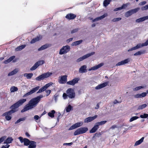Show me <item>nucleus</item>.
<instances>
[{
    "label": "nucleus",
    "instance_id": "aec40b11",
    "mask_svg": "<svg viewBox=\"0 0 148 148\" xmlns=\"http://www.w3.org/2000/svg\"><path fill=\"white\" fill-rule=\"evenodd\" d=\"M19 107V106H18L17 103H16L12 105L10 107V108L12 110H13V112H14L17 111L16 109Z\"/></svg>",
    "mask_w": 148,
    "mask_h": 148
},
{
    "label": "nucleus",
    "instance_id": "c03bdc74",
    "mask_svg": "<svg viewBox=\"0 0 148 148\" xmlns=\"http://www.w3.org/2000/svg\"><path fill=\"white\" fill-rule=\"evenodd\" d=\"M72 108V106L70 105H69L66 108V112H69L71 110Z\"/></svg>",
    "mask_w": 148,
    "mask_h": 148
},
{
    "label": "nucleus",
    "instance_id": "dca6fc26",
    "mask_svg": "<svg viewBox=\"0 0 148 148\" xmlns=\"http://www.w3.org/2000/svg\"><path fill=\"white\" fill-rule=\"evenodd\" d=\"M108 82H106L98 85L95 87V89L96 90L100 89L101 88H103L106 86L108 84Z\"/></svg>",
    "mask_w": 148,
    "mask_h": 148
},
{
    "label": "nucleus",
    "instance_id": "a878e982",
    "mask_svg": "<svg viewBox=\"0 0 148 148\" xmlns=\"http://www.w3.org/2000/svg\"><path fill=\"white\" fill-rule=\"evenodd\" d=\"M23 75L24 77H26L27 79H29L32 78L33 75V74L32 73H25Z\"/></svg>",
    "mask_w": 148,
    "mask_h": 148
},
{
    "label": "nucleus",
    "instance_id": "338daca9",
    "mask_svg": "<svg viewBox=\"0 0 148 148\" xmlns=\"http://www.w3.org/2000/svg\"><path fill=\"white\" fill-rule=\"evenodd\" d=\"M91 19L92 20V22H94L98 21L99 20H101V19Z\"/></svg>",
    "mask_w": 148,
    "mask_h": 148
},
{
    "label": "nucleus",
    "instance_id": "37998d69",
    "mask_svg": "<svg viewBox=\"0 0 148 148\" xmlns=\"http://www.w3.org/2000/svg\"><path fill=\"white\" fill-rule=\"evenodd\" d=\"M145 53V51H138L134 54L135 56H137L143 54Z\"/></svg>",
    "mask_w": 148,
    "mask_h": 148
},
{
    "label": "nucleus",
    "instance_id": "f3484780",
    "mask_svg": "<svg viewBox=\"0 0 148 148\" xmlns=\"http://www.w3.org/2000/svg\"><path fill=\"white\" fill-rule=\"evenodd\" d=\"M103 65V63H100L97 65L91 67L90 69H89L88 70L89 71H90L91 70H96L102 66Z\"/></svg>",
    "mask_w": 148,
    "mask_h": 148
},
{
    "label": "nucleus",
    "instance_id": "0e129e2a",
    "mask_svg": "<svg viewBox=\"0 0 148 148\" xmlns=\"http://www.w3.org/2000/svg\"><path fill=\"white\" fill-rule=\"evenodd\" d=\"M39 118V116L37 115H35L34 117V119L36 120H38Z\"/></svg>",
    "mask_w": 148,
    "mask_h": 148
},
{
    "label": "nucleus",
    "instance_id": "774afa93",
    "mask_svg": "<svg viewBox=\"0 0 148 148\" xmlns=\"http://www.w3.org/2000/svg\"><path fill=\"white\" fill-rule=\"evenodd\" d=\"M73 144L72 143H64V145H71Z\"/></svg>",
    "mask_w": 148,
    "mask_h": 148
},
{
    "label": "nucleus",
    "instance_id": "5fc2aeb1",
    "mask_svg": "<svg viewBox=\"0 0 148 148\" xmlns=\"http://www.w3.org/2000/svg\"><path fill=\"white\" fill-rule=\"evenodd\" d=\"M58 96H59L58 95L56 94H55L54 96V100H55V102L56 103L57 102Z\"/></svg>",
    "mask_w": 148,
    "mask_h": 148
},
{
    "label": "nucleus",
    "instance_id": "7ed1b4c3",
    "mask_svg": "<svg viewBox=\"0 0 148 148\" xmlns=\"http://www.w3.org/2000/svg\"><path fill=\"white\" fill-rule=\"evenodd\" d=\"M88 130V128L86 127H80L74 132V136H76L84 134Z\"/></svg>",
    "mask_w": 148,
    "mask_h": 148
},
{
    "label": "nucleus",
    "instance_id": "412c9836",
    "mask_svg": "<svg viewBox=\"0 0 148 148\" xmlns=\"http://www.w3.org/2000/svg\"><path fill=\"white\" fill-rule=\"evenodd\" d=\"M99 127L97 125L96 123L94 126L90 130V133H94L96 131L99 129Z\"/></svg>",
    "mask_w": 148,
    "mask_h": 148
},
{
    "label": "nucleus",
    "instance_id": "bf43d9fd",
    "mask_svg": "<svg viewBox=\"0 0 148 148\" xmlns=\"http://www.w3.org/2000/svg\"><path fill=\"white\" fill-rule=\"evenodd\" d=\"M47 93L46 96H48L51 92V90H47L45 91Z\"/></svg>",
    "mask_w": 148,
    "mask_h": 148
},
{
    "label": "nucleus",
    "instance_id": "b1692460",
    "mask_svg": "<svg viewBox=\"0 0 148 148\" xmlns=\"http://www.w3.org/2000/svg\"><path fill=\"white\" fill-rule=\"evenodd\" d=\"M36 143L35 142L31 141L28 147L29 148H36Z\"/></svg>",
    "mask_w": 148,
    "mask_h": 148
},
{
    "label": "nucleus",
    "instance_id": "a18cd8bd",
    "mask_svg": "<svg viewBox=\"0 0 148 148\" xmlns=\"http://www.w3.org/2000/svg\"><path fill=\"white\" fill-rule=\"evenodd\" d=\"M46 89L44 88V86L40 88L39 90L37 92V93H40L46 90Z\"/></svg>",
    "mask_w": 148,
    "mask_h": 148
},
{
    "label": "nucleus",
    "instance_id": "f704fd0d",
    "mask_svg": "<svg viewBox=\"0 0 148 148\" xmlns=\"http://www.w3.org/2000/svg\"><path fill=\"white\" fill-rule=\"evenodd\" d=\"M48 47V45L47 44L44 45H42V46L40 48H39L38 49V51H40L43 50L47 48V47Z\"/></svg>",
    "mask_w": 148,
    "mask_h": 148
},
{
    "label": "nucleus",
    "instance_id": "4468645a",
    "mask_svg": "<svg viewBox=\"0 0 148 148\" xmlns=\"http://www.w3.org/2000/svg\"><path fill=\"white\" fill-rule=\"evenodd\" d=\"M97 116V115H95L93 116L87 117L84 119V122L85 123L90 122L96 119Z\"/></svg>",
    "mask_w": 148,
    "mask_h": 148
},
{
    "label": "nucleus",
    "instance_id": "a19ab883",
    "mask_svg": "<svg viewBox=\"0 0 148 148\" xmlns=\"http://www.w3.org/2000/svg\"><path fill=\"white\" fill-rule=\"evenodd\" d=\"M147 106V105L145 104H143L142 105L139 106L138 108V110H142L145 108Z\"/></svg>",
    "mask_w": 148,
    "mask_h": 148
},
{
    "label": "nucleus",
    "instance_id": "cd10ccee",
    "mask_svg": "<svg viewBox=\"0 0 148 148\" xmlns=\"http://www.w3.org/2000/svg\"><path fill=\"white\" fill-rule=\"evenodd\" d=\"M13 140V139L12 137H8L4 141V144H10L12 143V141Z\"/></svg>",
    "mask_w": 148,
    "mask_h": 148
},
{
    "label": "nucleus",
    "instance_id": "6e6d98bb",
    "mask_svg": "<svg viewBox=\"0 0 148 148\" xmlns=\"http://www.w3.org/2000/svg\"><path fill=\"white\" fill-rule=\"evenodd\" d=\"M6 136H4L0 138V144L3 142L6 138Z\"/></svg>",
    "mask_w": 148,
    "mask_h": 148
},
{
    "label": "nucleus",
    "instance_id": "0eeeda50",
    "mask_svg": "<svg viewBox=\"0 0 148 148\" xmlns=\"http://www.w3.org/2000/svg\"><path fill=\"white\" fill-rule=\"evenodd\" d=\"M140 9L139 8H137L129 10L125 13V16L127 17L129 16L138 12L139 10Z\"/></svg>",
    "mask_w": 148,
    "mask_h": 148
},
{
    "label": "nucleus",
    "instance_id": "5701e85b",
    "mask_svg": "<svg viewBox=\"0 0 148 148\" xmlns=\"http://www.w3.org/2000/svg\"><path fill=\"white\" fill-rule=\"evenodd\" d=\"M129 62V59H127L125 60H124L121 61V62H119L116 65L117 66H120L123 65H124L125 64Z\"/></svg>",
    "mask_w": 148,
    "mask_h": 148
},
{
    "label": "nucleus",
    "instance_id": "1a4fd4ad",
    "mask_svg": "<svg viewBox=\"0 0 148 148\" xmlns=\"http://www.w3.org/2000/svg\"><path fill=\"white\" fill-rule=\"evenodd\" d=\"M45 62L43 60H40L35 63V64L30 69L31 71L35 70L39 66L43 64Z\"/></svg>",
    "mask_w": 148,
    "mask_h": 148
},
{
    "label": "nucleus",
    "instance_id": "864d4df0",
    "mask_svg": "<svg viewBox=\"0 0 148 148\" xmlns=\"http://www.w3.org/2000/svg\"><path fill=\"white\" fill-rule=\"evenodd\" d=\"M141 9L142 10H144L148 9V4L141 7Z\"/></svg>",
    "mask_w": 148,
    "mask_h": 148
},
{
    "label": "nucleus",
    "instance_id": "de8ad7c7",
    "mask_svg": "<svg viewBox=\"0 0 148 148\" xmlns=\"http://www.w3.org/2000/svg\"><path fill=\"white\" fill-rule=\"evenodd\" d=\"M138 118V117L137 116H133L132 117L131 119H130V122H132L135 120L137 119Z\"/></svg>",
    "mask_w": 148,
    "mask_h": 148
},
{
    "label": "nucleus",
    "instance_id": "9b49d317",
    "mask_svg": "<svg viewBox=\"0 0 148 148\" xmlns=\"http://www.w3.org/2000/svg\"><path fill=\"white\" fill-rule=\"evenodd\" d=\"M39 88L40 87L39 86H37L34 88H33L29 92H28L24 95L23 96V97H25L29 96V95L32 94L38 90Z\"/></svg>",
    "mask_w": 148,
    "mask_h": 148
},
{
    "label": "nucleus",
    "instance_id": "2eb2a0df",
    "mask_svg": "<svg viewBox=\"0 0 148 148\" xmlns=\"http://www.w3.org/2000/svg\"><path fill=\"white\" fill-rule=\"evenodd\" d=\"M130 5V3H127L125 4H123L121 7L116 8L114 9V11H117L119 10H121L123 9L126 8L128 5Z\"/></svg>",
    "mask_w": 148,
    "mask_h": 148
},
{
    "label": "nucleus",
    "instance_id": "ea45409f",
    "mask_svg": "<svg viewBox=\"0 0 148 148\" xmlns=\"http://www.w3.org/2000/svg\"><path fill=\"white\" fill-rule=\"evenodd\" d=\"M26 119V117L21 118L15 122V124H16L20 123L21 121H24Z\"/></svg>",
    "mask_w": 148,
    "mask_h": 148
},
{
    "label": "nucleus",
    "instance_id": "7c9ffc66",
    "mask_svg": "<svg viewBox=\"0 0 148 148\" xmlns=\"http://www.w3.org/2000/svg\"><path fill=\"white\" fill-rule=\"evenodd\" d=\"M18 71V70L17 69H15L11 72L9 73L8 76H10L16 74Z\"/></svg>",
    "mask_w": 148,
    "mask_h": 148
},
{
    "label": "nucleus",
    "instance_id": "680f3d73",
    "mask_svg": "<svg viewBox=\"0 0 148 148\" xmlns=\"http://www.w3.org/2000/svg\"><path fill=\"white\" fill-rule=\"evenodd\" d=\"M147 2L145 1H144L140 3L139 5H143L146 4Z\"/></svg>",
    "mask_w": 148,
    "mask_h": 148
},
{
    "label": "nucleus",
    "instance_id": "f8f14e48",
    "mask_svg": "<svg viewBox=\"0 0 148 148\" xmlns=\"http://www.w3.org/2000/svg\"><path fill=\"white\" fill-rule=\"evenodd\" d=\"M79 80L80 79L79 77L75 78L72 80L67 82L66 84L68 85L74 86L76 84L78 83Z\"/></svg>",
    "mask_w": 148,
    "mask_h": 148
},
{
    "label": "nucleus",
    "instance_id": "39448f33",
    "mask_svg": "<svg viewBox=\"0 0 148 148\" xmlns=\"http://www.w3.org/2000/svg\"><path fill=\"white\" fill-rule=\"evenodd\" d=\"M148 45V40H147L144 43H142L141 44H139L134 47L132 48L131 49H129L128 50V51H133L134 50L140 48L141 47H142L143 46H147Z\"/></svg>",
    "mask_w": 148,
    "mask_h": 148
},
{
    "label": "nucleus",
    "instance_id": "a211bd4d",
    "mask_svg": "<svg viewBox=\"0 0 148 148\" xmlns=\"http://www.w3.org/2000/svg\"><path fill=\"white\" fill-rule=\"evenodd\" d=\"M67 76L66 75H63L61 76L59 82L60 84H64L66 83L67 79Z\"/></svg>",
    "mask_w": 148,
    "mask_h": 148
},
{
    "label": "nucleus",
    "instance_id": "6ab92c4d",
    "mask_svg": "<svg viewBox=\"0 0 148 148\" xmlns=\"http://www.w3.org/2000/svg\"><path fill=\"white\" fill-rule=\"evenodd\" d=\"M87 66L86 65H83L81 67L79 70V72L80 73H83L86 72Z\"/></svg>",
    "mask_w": 148,
    "mask_h": 148
},
{
    "label": "nucleus",
    "instance_id": "69168bd1",
    "mask_svg": "<svg viewBox=\"0 0 148 148\" xmlns=\"http://www.w3.org/2000/svg\"><path fill=\"white\" fill-rule=\"evenodd\" d=\"M116 127H117V126L116 125H114L110 127V129H115V128H116Z\"/></svg>",
    "mask_w": 148,
    "mask_h": 148
},
{
    "label": "nucleus",
    "instance_id": "09e8293b",
    "mask_svg": "<svg viewBox=\"0 0 148 148\" xmlns=\"http://www.w3.org/2000/svg\"><path fill=\"white\" fill-rule=\"evenodd\" d=\"M53 84V83L52 82H50L49 83H48L46 84L45 86H44V88L46 89V90L51 85Z\"/></svg>",
    "mask_w": 148,
    "mask_h": 148
},
{
    "label": "nucleus",
    "instance_id": "6e6552de",
    "mask_svg": "<svg viewBox=\"0 0 148 148\" xmlns=\"http://www.w3.org/2000/svg\"><path fill=\"white\" fill-rule=\"evenodd\" d=\"M95 52H92L90 53L87 54L83 56L82 57H81L77 59V60H76V61L77 62H79L80 61H81L93 55H94L95 54Z\"/></svg>",
    "mask_w": 148,
    "mask_h": 148
},
{
    "label": "nucleus",
    "instance_id": "3c124183",
    "mask_svg": "<svg viewBox=\"0 0 148 148\" xmlns=\"http://www.w3.org/2000/svg\"><path fill=\"white\" fill-rule=\"evenodd\" d=\"M79 29V28H76L73 29L71 31V34H73L77 32Z\"/></svg>",
    "mask_w": 148,
    "mask_h": 148
},
{
    "label": "nucleus",
    "instance_id": "423d86ee",
    "mask_svg": "<svg viewBox=\"0 0 148 148\" xmlns=\"http://www.w3.org/2000/svg\"><path fill=\"white\" fill-rule=\"evenodd\" d=\"M70 49L69 46L67 45L63 46L60 50L59 54L62 55L70 51Z\"/></svg>",
    "mask_w": 148,
    "mask_h": 148
},
{
    "label": "nucleus",
    "instance_id": "e2e57ef3",
    "mask_svg": "<svg viewBox=\"0 0 148 148\" xmlns=\"http://www.w3.org/2000/svg\"><path fill=\"white\" fill-rule=\"evenodd\" d=\"M10 147V145L8 144H6L5 145H3L1 148H8Z\"/></svg>",
    "mask_w": 148,
    "mask_h": 148
},
{
    "label": "nucleus",
    "instance_id": "393cba45",
    "mask_svg": "<svg viewBox=\"0 0 148 148\" xmlns=\"http://www.w3.org/2000/svg\"><path fill=\"white\" fill-rule=\"evenodd\" d=\"M76 17V15L72 13L68 14L65 16L66 18H75Z\"/></svg>",
    "mask_w": 148,
    "mask_h": 148
},
{
    "label": "nucleus",
    "instance_id": "f257e3e1",
    "mask_svg": "<svg viewBox=\"0 0 148 148\" xmlns=\"http://www.w3.org/2000/svg\"><path fill=\"white\" fill-rule=\"evenodd\" d=\"M43 97L42 95H40L31 99L29 101L28 103L21 110V112H24L36 107Z\"/></svg>",
    "mask_w": 148,
    "mask_h": 148
},
{
    "label": "nucleus",
    "instance_id": "4c0bfd02",
    "mask_svg": "<svg viewBox=\"0 0 148 148\" xmlns=\"http://www.w3.org/2000/svg\"><path fill=\"white\" fill-rule=\"evenodd\" d=\"M18 90L17 87L15 86L12 87L10 88V91L11 92L17 91Z\"/></svg>",
    "mask_w": 148,
    "mask_h": 148
},
{
    "label": "nucleus",
    "instance_id": "c9c22d12",
    "mask_svg": "<svg viewBox=\"0 0 148 148\" xmlns=\"http://www.w3.org/2000/svg\"><path fill=\"white\" fill-rule=\"evenodd\" d=\"M83 41L82 40H79L77 41L73 42L72 45V46H77L80 44Z\"/></svg>",
    "mask_w": 148,
    "mask_h": 148
},
{
    "label": "nucleus",
    "instance_id": "052dcab7",
    "mask_svg": "<svg viewBox=\"0 0 148 148\" xmlns=\"http://www.w3.org/2000/svg\"><path fill=\"white\" fill-rule=\"evenodd\" d=\"M146 19H136V22H140L144 21Z\"/></svg>",
    "mask_w": 148,
    "mask_h": 148
},
{
    "label": "nucleus",
    "instance_id": "72a5a7b5",
    "mask_svg": "<svg viewBox=\"0 0 148 148\" xmlns=\"http://www.w3.org/2000/svg\"><path fill=\"white\" fill-rule=\"evenodd\" d=\"M112 0H104L103 2V5L105 7H107L110 3Z\"/></svg>",
    "mask_w": 148,
    "mask_h": 148
},
{
    "label": "nucleus",
    "instance_id": "2f4dec72",
    "mask_svg": "<svg viewBox=\"0 0 148 148\" xmlns=\"http://www.w3.org/2000/svg\"><path fill=\"white\" fill-rule=\"evenodd\" d=\"M26 46V45H21L16 48L15 49V50L16 51H21L25 48Z\"/></svg>",
    "mask_w": 148,
    "mask_h": 148
},
{
    "label": "nucleus",
    "instance_id": "e433bc0d",
    "mask_svg": "<svg viewBox=\"0 0 148 148\" xmlns=\"http://www.w3.org/2000/svg\"><path fill=\"white\" fill-rule=\"evenodd\" d=\"M55 113V111L53 110H51L50 112L48 113V115L49 116L52 118L54 116V114Z\"/></svg>",
    "mask_w": 148,
    "mask_h": 148
},
{
    "label": "nucleus",
    "instance_id": "ddd939ff",
    "mask_svg": "<svg viewBox=\"0 0 148 148\" xmlns=\"http://www.w3.org/2000/svg\"><path fill=\"white\" fill-rule=\"evenodd\" d=\"M83 124L82 122H78L73 125L69 128V130H71L81 126Z\"/></svg>",
    "mask_w": 148,
    "mask_h": 148
},
{
    "label": "nucleus",
    "instance_id": "c756f323",
    "mask_svg": "<svg viewBox=\"0 0 148 148\" xmlns=\"http://www.w3.org/2000/svg\"><path fill=\"white\" fill-rule=\"evenodd\" d=\"M15 58V56H12L10 57L8 59L4 61V63L5 64H7L13 60Z\"/></svg>",
    "mask_w": 148,
    "mask_h": 148
},
{
    "label": "nucleus",
    "instance_id": "4be33fe9",
    "mask_svg": "<svg viewBox=\"0 0 148 148\" xmlns=\"http://www.w3.org/2000/svg\"><path fill=\"white\" fill-rule=\"evenodd\" d=\"M147 92H143L141 93H139L134 95L136 98H140L145 97L147 95Z\"/></svg>",
    "mask_w": 148,
    "mask_h": 148
},
{
    "label": "nucleus",
    "instance_id": "58836bf2",
    "mask_svg": "<svg viewBox=\"0 0 148 148\" xmlns=\"http://www.w3.org/2000/svg\"><path fill=\"white\" fill-rule=\"evenodd\" d=\"M107 122V121H103L100 122H97L96 123L99 127V125H102L105 124Z\"/></svg>",
    "mask_w": 148,
    "mask_h": 148
},
{
    "label": "nucleus",
    "instance_id": "c85d7f7f",
    "mask_svg": "<svg viewBox=\"0 0 148 148\" xmlns=\"http://www.w3.org/2000/svg\"><path fill=\"white\" fill-rule=\"evenodd\" d=\"M26 99H22L19 100L16 103L18 105V106H20L22 105L23 104L24 102H26Z\"/></svg>",
    "mask_w": 148,
    "mask_h": 148
},
{
    "label": "nucleus",
    "instance_id": "13d9d810",
    "mask_svg": "<svg viewBox=\"0 0 148 148\" xmlns=\"http://www.w3.org/2000/svg\"><path fill=\"white\" fill-rule=\"evenodd\" d=\"M5 116V118L7 120L9 121L11 119V117L10 116L8 115H3Z\"/></svg>",
    "mask_w": 148,
    "mask_h": 148
},
{
    "label": "nucleus",
    "instance_id": "49530a36",
    "mask_svg": "<svg viewBox=\"0 0 148 148\" xmlns=\"http://www.w3.org/2000/svg\"><path fill=\"white\" fill-rule=\"evenodd\" d=\"M108 15L107 13H105L103 15L101 16H100L98 17L95 18H103L107 16Z\"/></svg>",
    "mask_w": 148,
    "mask_h": 148
},
{
    "label": "nucleus",
    "instance_id": "603ef678",
    "mask_svg": "<svg viewBox=\"0 0 148 148\" xmlns=\"http://www.w3.org/2000/svg\"><path fill=\"white\" fill-rule=\"evenodd\" d=\"M143 88V87L140 86L136 87L135 88H133V90L134 91H137Z\"/></svg>",
    "mask_w": 148,
    "mask_h": 148
},
{
    "label": "nucleus",
    "instance_id": "4d7b16f0",
    "mask_svg": "<svg viewBox=\"0 0 148 148\" xmlns=\"http://www.w3.org/2000/svg\"><path fill=\"white\" fill-rule=\"evenodd\" d=\"M68 97V94L66 93H64L63 95V97L64 99H66Z\"/></svg>",
    "mask_w": 148,
    "mask_h": 148
},
{
    "label": "nucleus",
    "instance_id": "8fccbe9b",
    "mask_svg": "<svg viewBox=\"0 0 148 148\" xmlns=\"http://www.w3.org/2000/svg\"><path fill=\"white\" fill-rule=\"evenodd\" d=\"M140 117L142 118H146L148 117V114L144 113L143 115H140Z\"/></svg>",
    "mask_w": 148,
    "mask_h": 148
},
{
    "label": "nucleus",
    "instance_id": "79ce46f5",
    "mask_svg": "<svg viewBox=\"0 0 148 148\" xmlns=\"http://www.w3.org/2000/svg\"><path fill=\"white\" fill-rule=\"evenodd\" d=\"M14 113V112H13V110H10L8 112H6L3 114V115H8L9 116V115H10L12 113Z\"/></svg>",
    "mask_w": 148,
    "mask_h": 148
},
{
    "label": "nucleus",
    "instance_id": "9d476101",
    "mask_svg": "<svg viewBox=\"0 0 148 148\" xmlns=\"http://www.w3.org/2000/svg\"><path fill=\"white\" fill-rule=\"evenodd\" d=\"M21 143H24V145L25 146H28L30 144V141L29 139L26 138H23L22 137H19L18 138Z\"/></svg>",
    "mask_w": 148,
    "mask_h": 148
},
{
    "label": "nucleus",
    "instance_id": "f03ea898",
    "mask_svg": "<svg viewBox=\"0 0 148 148\" xmlns=\"http://www.w3.org/2000/svg\"><path fill=\"white\" fill-rule=\"evenodd\" d=\"M52 73L50 72H47L44 73L42 75L37 77L35 79L36 80L40 81L41 80H43L44 79L47 78L51 75Z\"/></svg>",
    "mask_w": 148,
    "mask_h": 148
},
{
    "label": "nucleus",
    "instance_id": "bb28decb",
    "mask_svg": "<svg viewBox=\"0 0 148 148\" xmlns=\"http://www.w3.org/2000/svg\"><path fill=\"white\" fill-rule=\"evenodd\" d=\"M42 38V37L40 36H37V37L34 38L32 39L30 42L31 44L34 43L38 41Z\"/></svg>",
    "mask_w": 148,
    "mask_h": 148
},
{
    "label": "nucleus",
    "instance_id": "473e14b6",
    "mask_svg": "<svg viewBox=\"0 0 148 148\" xmlns=\"http://www.w3.org/2000/svg\"><path fill=\"white\" fill-rule=\"evenodd\" d=\"M144 139V137H143L140 139L136 141L134 144V146H137L140 144L143 141Z\"/></svg>",
    "mask_w": 148,
    "mask_h": 148
},
{
    "label": "nucleus",
    "instance_id": "20e7f679",
    "mask_svg": "<svg viewBox=\"0 0 148 148\" xmlns=\"http://www.w3.org/2000/svg\"><path fill=\"white\" fill-rule=\"evenodd\" d=\"M66 92L69 98L72 99L75 97V94L74 89L69 88L66 90Z\"/></svg>",
    "mask_w": 148,
    "mask_h": 148
}]
</instances>
